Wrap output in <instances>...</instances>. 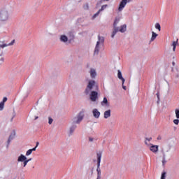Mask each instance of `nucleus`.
<instances>
[{"instance_id": "31", "label": "nucleus", "mask_w": 179, "mask_h": 179, "mask_svg": "<svg viewBox=\"0 0 179 179\" xmlns=\"http://www.w3.org/2000/svg\"><path fill=\"white\" fill-rule=\"evenodd\" d=\"M175 114H176V118L179 119V110L178 109L175 110Z\"/></svg>"}, {"instance_id": "34", "label": "nucleus", "mask_w": 179, "mask_h": 179, "mask_svg": "<svg viewBox=\"0 0 179 179\" xmlns=\"http://www.w3.org/2000/svg\"><path fill=\"white\" fill-rule=\"evenodd\" d=\"M4 58L2 57V55H0V65L3 64Z\"/></svg>"}, {"instance_id": "9", "label": "nucleus", "mask_w": 179, "mask_h": 179, "mask_svg": "<svg viewBox=\"0 0 179 179\" xmlns=\"http://www.w3.org/2000/svg\"><path fill=\"white\" fill-rule=\"evenodd\" d=\"M150 150L152 152V153H157L159 152V145H155L153 144H150Z\"/></svg>"}, {"instance_id": "41", "label": "nucleus", "mask_w": 179, "mask_h": 179, "mask_svg": "<svg viewBox=\"0 0 179 179\" xmlns=\"http://www.w3.org/2000/svg\"><path fill=\"white\" fill-rule=\"evenodd\" d=\"M93 141H94V138L89 137V142H93Z\"/></svg>"}, {"instance_id": "38", "label": "nucleus", "mask_w": 179, "mask_h": 179, "mask_svg": "<svg viewBox=\"0 0 179 179\" xmlns=\"http://www.w3.org/2000/svg\"><path fill=\"white\" fill-rule=\"evenodd\" d=\"M6 101H8V98L7 97H3V101H1V103H3V104H5V103H6Z\"/></svg>"}, {"instance_id": "28", "label": "nucleus", "mask_w": 179, "mask_h": 179, "mask_svg": "<svg viewBox=\"0 0 179 179\" xmlns=\"http://www.w3.org/2000/svg\"><path fill=\"white\" fill-rule=\"evenodd\" d=\"M5 107V103L3 102H0V111H2Z\"/></svg>"}, {"instance_id": "3", "label": "nucleus", "mask_w": 179, "mask_h": 179, "mask_svg": "<svg viewBox=\"0 0 179 179\" xmlns=\"http://www.w3.org/2000/svg\"><path fill=\"white\" fill-rule=\"evenodd\" d=\"M9 20V10L7 8L0 9V22L2 23Z\"/></svg>"}, {"instance_id": "8", "label": "nucleus", "mask_w": 179, "mask_h": 179, "mask_svg": "<svg viewBox=\"0 0 179 179\" xmlns=\"http://www.w3.org/2000/svg\"><path fill=\"white\" fill-rule=\"evenodd\" d=\"M89 73L91 78L96 79L97 76V71H96V69L91 68Z\"/></svg>"}, {"instance_id": "11", "label": "nucleus", "mask_w": 179, "mask_h": 179, "mask_svg": "<svg viewBox=\"0 0 179 179\" xmlns=\"http://www.w3.org/2000/svg\"><path fill=\"white\" fill-rule=\"evenodd\" d=\"M77 126L76 124H73L69 130V136H72L73 135V132H75V129H76Z\"/></svg>"}, {"instance_id": "17", "label": "nucleus", "mask_w": 179, "mask_h": 179, "mask_svg": "<svg viewBox=\"0 0 179 179\" xmlns=\"http://www.w3.org/2000/svg\"><path fill=\"white\" fill-rule=\"evenodd\" d=\"M27 157L24 156L23 154H21L18 157H17V162H23L24 163V161L26 160Z\"/></svg>"}, {"instance_id": "33", "label": "nucleus", "mask_w": 179, "mask_h": 179, "mask_svg": "<svg viewBox=\"0 0 179 179\" xmlns=\"http://www.w3.org/2000/svg\"><path fill=\"white\" fill-rule=\"evenodd\" d=\"M177 44H178V39H177L176 41H173V43H172V46L173 47H177Z\"/></svg>"}, {"instance_id": "35", "label": "nucleus", "mask_w": 179, "mask_h": 179, "mask_svg": "<svg viewBox=\"0 0 179 179\" xmlns=\"http://www.w3.org/2000/svg\"><path fill=\"white\" fill-rule=\"evenodd\" d=\"M69 36L71 37V38H73L74 36H73V32L72 31H69L68 32Z\"/></svg>"}, {"instance_id": "29", "label": "nucleus", "mask_w": 179, "mask_h": 179, "mask_svg": "<svg viewBox=\"0 0 179 179\" xmlns=\"http://www.w3.org/2000/svg\"><path fill=\"white\" fill-rule=\"evenodd\" d=\"M15 117H16V112H15V110H13V117L10 119V122H13V118H15Z\"/></svg>"}, {"instance_id": "42", "label": "nucleus", "mask_w": 179, "mask_h": 179, "mask_svg": "<svg viewBox=\"0 0 179 179\" xmlns=\"http://www.w3.org/2000/svg\"><path fill=\"white\" fill-rule=\"evenodd\" d=\"M157 97L158 101H159V100H160V94H159V92L157 93Z\"/></svg>"}, {"instance_id": "6", "label": "nucleus", "mask_w": 179, "mask_h": 179, "mask_svg": "<svg viewBox=\"0 0 179 179\" xmlns=\"http://www.w3.org/2000/svg\"><path fill=\"white\" fill-rule=\"evenodd\" d=\"M162 166H166V164L167 163V159L170 160L171 159V155H170V153L166 154V152L162 151Z\"/></svg>"}, {"instance_id": "45", "label": "nucleus", "mask_w": 179, "mask_h": 179, "mask_svg": "<svg viewBox=\"0 0 179 179\" xmlns=\"http://www.w3.org/2000/svg\"><path fill=\"white\" fill-rule=\"evenodd\" d=\"M122 89H124V90H127V86L124 85V84H122Z\"/></svg>"}, {"instance_id": "46", "label": "nucleus", "mask_w": 179, "mask_h": 179, "mask_svg": "<svg viewBox=\"0 0 179 179\" xmlns=\"http://www.w3.org/2000/svg\"><path fill=\"white\" fill-rule=\"evenodd\" d=\"M36 149H37V147H35V148L31 149V150H32V152H36Z\"/></svg>"}, {"instance_id": "26", "label": "nucleus", "mask_w": 179, "mask_h": 179, "mask_svg": "<svg viewBox=\"0 0 179 179\" xmlns=\"http://www.w3.org/2000/svg\"><path fill=\"white\" fill-rule=\"evenodd\" d=\"M99 15H100V11L98 10V12L96 13L92 17V20H94V19H95L97 16H99Z\"/></svg>"}, {"instance_id": "16", "label": "nucleus", "mask_w": 179, "mask_h": 179, "mask_svg": "<svg viewBox=\"0 0 179 179\" xmlns=\"http://www.w3.org/2000/svg\"><path fill=\"white\" fill-rule=\"evenodd\" d=\"M13 44H15V39L13 40L10 43L0 44V48H5V47H9L10 45H13Z\"/></svg>"}, {"instance_id": "51", "label": "nucleus", "mask_w": 179, "mask_h": 179, "mask_svg": "<svg viewBox=\"0 0 179 179\" xmlns=\"http://www.w3.org/2000/svg\"><path fill=\"white\" fill-rule=\"evenodd\" d=\"M38 116L35 117V120H38Z\"/></svg>"}, {"instance_id": "49", "label": "nucleus", "mask_w": 179, "mask_h": 179, "mask_svg": "<svg viewBox=\"0 0 179 179\" xmlns=\"http://www.w3.org/2000/svg\"><path fill=\"white\" fill-rule=\"evenodd\" d=\"M172 65H173V66H176V62H173Z\"/></svg>"}, {"instance_id": "24", "label": "nucleus", "mask_w": 179, "mask_h": 179, "mask_svg": "<svg viewBox=\"0 0 179 179\" xmlns=\"http://www.w3.org/2000/svg\"><path fill=\"white\" fill-rule=\"evenodd\" d=\"M97 178H101V169H96Z\"/></svg>"}, {"instance_id": "5", "label": "nucleus", "mask_w": 179, "mask_h": 179, "mask_svg": "<svg viewBox=\"0 0 179 179\" xmlns=\"http://www.w3.org/2000/svg\"><path fill=\"white\" fill-rule=\"evenodd\" d=\"M84 117L85 115L83 114V113L80 112L76 117L72 119V122L73 125H75V124H80V122H82V121L83 120Z\"/></svg>"}, {"instance_id": "27", "label": "nucleus", "mask_w": 179, "mask_h": 179, "mask_svg": "<svg viewBox=\"0 0 179 179\" xmlns=\"http://www.w3.org/2000/svg\"><path fill=\"white\" fill-rule=\"evenodd\" d=\"M83 9H85V10H89V3H86L85 4H84Z\"/></svg>"}, {"instance_id": "36", "label": "nucleus", "mask_w": 179, "mask_h": 179, "mask_svg": "<svg viewBox=\"0 0 179 179\" xmlns=\"http://www.w3.org/2000/svg\"><path fill=\"white\" fill-rule=\"evenodd\" d=\"M48 124L49 125H51V124H52V122L54 121V120L51 117H48Z\"/></svg>"}, {"instance_id": "40", "label": "nucleus", "mask_w": 179, "mask_h": 179, "mask_svg": "<svg viewBox=\"0 0 179 179\" xmlns=\"http://www.w3.org/2000/svg\"><path fill=\"white\" fill-rule=\"evenodd\" d=\"M145 141H148V142H150V141L152 140V137H150V138H148V137H145Z\"/></svg>"}, {"instance_id": "7", "label": "nucleus", "mask_w": 179, "mask_h": 179, "mask_svg": "<svg viewBox=\"0 0 179 179\" xmlns=\"http://www.w3.org/2000/svg\"><path fill=\"white\" fill-rule=\"evenodd\" d=\"M128 3V0H122L118 8L119 12H121L122 9L125 8V6Z\"/></svg>"}, {"instance_id": "18", "label": "nucleus", "mask_w": 179, "mask_h": 179, "mask_svg": "<svg viewBox=\"0 0 179 179\" xmlns=\"http://www.w3.org/2000/svg\"><path fill=\"white\" fill-rule=\"evenodd\" d=\"M101 106H110L107 97H104L103 101L101 102Z\"/></svg>"}, {"instance_id": "4", "label": "nucleus", "mask_w": 179, "mask_h": 179, "mask_svg": "<svg viewBox=\"0 0 179 179\" xmlns=\"http://www.w3.org/2000/svg\"><path fill=\"white\" fill-rule=\"evenodd\" d=\"M100 44H104V38L99 35L98 41L96 42L95 50L94 52V55H99V52H100Z\"/></svg>"}, {"instance_id": "1", "label": "nucleus", "mask_w": 179, "mask_h": 179, "mask_svg": "<svg viewBox=\"0 0 179 179\" xmlns=\"http://www.w3.org/2000/svg\"><path fill=\"white\" fill-rule=\"evenodd\" d=\"M94 87L96 88L95 90L99 89L97 85H96V81L94 80H90L84 91L85 94L87 96L90 94V100L93 103L99 100V93L96 91H94Z\"/></svg>"}, {"instance_id": "14", "label": "nucleus", "mask_w": 179, "mask_h": 179, "mask_svg": "<svg viewBox=\"0 0 179 179\" xmlns=\"http://www.w3.org/2000/svg\"><path fill=\"white\" fill-rule=\"evenodd\" d=\"M117 78H118V79L122 80L123 85H124V83H125V78H124V77H122V73H121V71H120V70L117 71Z\"/></svg>"}, {"instance_id": "15", "label": "nucleus", "mask_w": 179, "mask_h": 179, "mask_svg": "<svg viewBox=\"0 0 179 179\" xmlns=\"http://www.w3.org/2000/svg\"><path fill=\"white\" fill-rule=\"evenodd\" d=\"M111 117V110H106L103 113V117L105 120H107V118H110Z\"/></svg>"}, {"instance_id": "50", "label": "nucleus", "mask_w": 179, "mask_h": 179, "mask_svg": "<svg viewBox=\"0 0 179 179\" xmlns=\"http://www.w3.org/2000/svg\"><path fill=\"white\" fill-rule=\"evenodd\" d=\"M176 47H173V51H176Z\"/></svg>"}, {"instance_id": "25", "label": "nucleus", "mask_w": 179, "mask_h": 179, "mask_svg": "<svg viewBox=\"0 0 179 179\" xmlns=\"http://www.w3.org/2000/svg\"><path fill=\"white\" fill-rule=\"evenodd\" d=\"M166 176H167V172L163 171L161 175V179H166Z\"/></svg>"}, {"instance_id": "30", "label": "nucleus", "mask_w": 179, "mask_h": 179, "mask_svg": "<svg viewBox=\"0 0 179 179\" xmlns=\"http://www.w3.org/2000/svg\"><path fill=\"white\" fill-rule=\"evenodd\" d=\"M31 153H33L32 150L29 149L26 152V156H30V155H31Z\"/></svg>"}, {"instance_id": "48", "label": "nucleus", "mask_w": 179, "mask_h": 179, "mask_svg": "<svg viewBox=\"0 0 179 179\" xmlns=\"http://www.w3.org/2000/svg\"><path fill=\"white\" fill-rule=\"evenodd\" d=\"M38 145H40V143H38V142H36V146H35V148H38Z\"/></svg>"}, {"instance_id": "22", "label": "nucleus", "mask_w": 179, "mask_h": 179, "mask_svg": "<svg viewBox=\"0 0 179 179\" xmlns=\"http://www.w3.org/2000/svg\"><path fill=\"white\" fill-rule=\"evenodd\" d=\"M155 29H157V30H158L159 31H161L162 30V27L160 26V24L157 22L155 25Z\"/></svg>"}, {"instance_id": "43", "label": "nucleus", "mask_w": 179, "mask_h": 179, "mask_svg": "<svg viewBox=\"0 0 179 179\" xmlns=\"http://www.w3.org/2000/svg\"><path fill=\"white\" fill-rule=\"evenodd\" d=\"M157 139V141H162V136H158Z\"/></svg>"}, {"instance_id": "39", "label": "nucleus", "mask_w": 179, "mask_h": 179, "mask_svg": "<svg viewBox=\"0 0 179 179\" xmlns=\"http://www.w3.org/2000/svg\"><path fill=\"white\" fill-rule=\"evenodd\" d=\"M10 142H12V140H10L9 138L7 141V146L6 148H9V145H10Z\"/></svg>"}, {"instance_id": "37", "label": "nucleus", "mask_w": 179, "mask_h": 179, "mask_svg": "<svg viewBox=\"0 0 179 179\" xmlns=\"http://www.w3.org/2000/svg\"><path fill=\"white\" fill-rule=\"evenodd\" d=\"M173 123L176 124V125H178V124H179V119L178 118V119H175L174 120H173Z\"/></svg>"}, {"instance_id": "10", "label": "nucleus", "mask_w": 179, "mask_h": 179, "mask_svg": "<svg viewBox=\"0 0 179 179\" xmlns=\"http://www.w3.org/2000/svg\"><path fill=\"white\" fill-rule=\"evenodd\" d=\"M92 114L94 118H100V111H99L97 108H94L92 110Z\"/></svg>"}, {"instance_id": "2", "label": "nucleus", "mask_w": 179, "mask_h": 179, "mask_svg": "<svg viewBox=\"0 0 179 179\" xmlns=\"http://www.w3.org/2000/svg\"><path fill=\"white\" fill-rule=\"evenodd\" d=\"M118 23H120V17H116L113 22V30L110 36L111 38H114V37H115V34H117L118 31H120V33H125V31H127V24H124L120 26V27H118L117 26Z\"/></svg>"}, {"instance_id": "44", "label": "nucleus", "mask_w": 179, "mask_h": 179, "mask_svg": "<svg viewBox=\"0 0 179 179\" xmlns=\"http://www.w3.org/2000/svg\"><path fill=\"white\" fill-rule=\"evenodd\" d=\"M145 144L147 145V146H150L151 145L150 144H149L148 143V141H145Z\"/></svg>"}, {"instance_id": "52", "label": "nucleus", "mask_w": 179, "mask_h": 179, "mask_svg": "<svg viewBox=\"0 0 179 179\" xmlns=\"http://www.w3.org/2000/svg\"><path fill=\"white\" fill-rule=\"evenodd\" d=\"M105 1H108V0H105Z\"/></svg>"}, {"instance_id": "47", "label": "nucleus", "mask_w": 179, "mask_h": 179, "mask_svg": "<svg viewBox=\"0 0 179 179\" xmlns=\"http://www.w3.org/2000/svg\"><path fill=\"white\" fill-rule=\"evenodd\" d=\"M171 148H169L166 150V153H169V152H170V150H171Z\"/></svg>"}, {"instance_id": "32", "label": "nucleus", "mask_w": 179, "mask_h": 179, "mask_svg": "<svg viewBox=\"0 0 179 179\" xmlns=\"http://www.w3.org/2000/svg\"><path fill=\"white\" fill-rule=\"evenodd\" d=\"M106 8H107V4L102 6L101 9L99 10V11L103 12V10H104V9H106Z\"/></svg>"}, {"instance_id": "21", "label": "nucleus", "mask_w": 179, "mask_h": 179, "mask_svg": "<svg viewBox=\"0 0 179 179\" xmlns=\"http://www.w3.org/2000/svg\"><path fill=\"white\" fill-rule=\"evenodd\" d=\"M29 162H31V158H29V159L26 158V160H24L23 162V167H25L26 166H27V163H29Z\"/></svg>"}, {"instance_id": "23", "label": "nucleus", "mask_w": 179, "mask_h": 179, "mask_svg": "<svg viewBox=\"0 0 179 179\" xmlns=\"http://www.w3.org/2000/svg\"><path fill=\"white\" fill-rule=\"evenodd\" d=\"M16 135V132H13V134H11L9 137L8 139H10V141H13V139H15V136Z\"/></svg>"}, {"instance_id": "20", "label": "nucleus", "mask_w": 179, "mask_h": 179, "mask_svg": "<svg viewBox=\"0 0 179 179\" xmlns=\"http://www.w3.org/2000/svg\"><path fill=\"white\" fill-rule=\"evenodd\" d=\"M157 34H156L155 31L152 32V36L150 38V41H155V40H156V38L157 37Z\"/></svg>"}, {"instance_id": "12", "label": "nucleus", "mask_w": 179, "mask_h": 179, "mask_svg": "<svg viewBox=\"0 0 179 179\" xmlns=\"http://www.w3.org/2000/svg\"><path fill=\"white\" fill-rule=\"evenodd\" d=\"M97 168L96 169H100V163H101V153H97Z\"/></svg>"}, {"instance_id": "19", "label": "nucleus", "mask_w": 179, "mask_h": 179, "mask_svg": "<svg viewBox=\"0 0 179 179\" xmlns=\"http://www.w3.org/2000/svg\"><path fill=\"white\" fill-rule=\"evenodd\" d=\"M173 72L175 73V76L177 79L179 78V69L178 68H176L175 69H172Z\"/></svg>"}, {"instance_id": "13", "label": "nucleus", "mask_w": 179, "mask_h": 179, "mask_svg": "<svg viewBox=\"0 0 179 179\" xmlns=\"http://www.w3.org/2000/svg\"><path fill=\"white\" fill-rule=\"evenodd\" d=\"M59 40H60L61 43H68L69 39L68 38V36H66V35H61Z\"/></svg>"}]
</instances>
